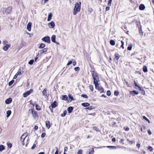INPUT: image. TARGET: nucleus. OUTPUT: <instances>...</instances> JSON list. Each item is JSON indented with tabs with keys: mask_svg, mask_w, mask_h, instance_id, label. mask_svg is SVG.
Here are the masks:
<instances>
[{
	"mask_svg": "<svg viewBox=\"0 0 154 154\" xmlns=\"http://www.w3.org/2000/svg\"><path fill=\"white\" fill-rule=\"evenodd\" d=\"M92 76L94 79V83L96 88L99 85L98 82L99 80L98 75L94 71H93L92 72Z\"/></svg>",
	"mask_w": 154,
	"mask_h": 154,
	"instance_id": "obj_1",
	"label": "nucleus"
},
{
	"mask_svg": "<svg viewBox=\"0 0 154 154\" xmlns=\"http://www.w3.org/2000/svg\"><path fill=\"white\" fill-rule=\"evenodd\" d=\"M74 5V8L73 10V14L74 15H75L78 12L80 11L81 3L80 2H79L76 3Z\"/></svg>",
	"mask_w": 154,
	"mask_h": 154,
	"instance_id": "obj_2",
	"label": "nucleus"
},
{
	"mask_svg": "<svg viewBox=\"0 0 154 154\" xmlns=\"http://www.w3.org/2000/svg\"><path fill=\"white\" fill-rule=\"evenodd\" d=\"M42 40L48 43H50V38L49 36H45L42 39Z\"/></svg>",
	"mask_w": 154,
	"mask_h": 154,
	"instance_id": "obj_3",
	"label": "nucleus"
},
{
	"mask_svg": "<svg viewBox=\"0 0 154 154\" xmlns=\"http://www.w3.org/2000/svg\"><path fill=\"white\" fill-rule=\"evenodd\" d=\"M33 91V90L32 89H30L29 90L27 91L23 94V97H26L30 94L32 93Z\"/></svg>",
	"mask_w": 154,
	"mask_h": 154,
	"instance_id": "obj_4",
	"label": "nucleus"
},
{
	"mask_svg": "<svg viewBox=\"0 0 154 154\" xmlns=\"http://www.w3.org/2000/svg\"><path fill=\"white\" fill-rule=\"evenodd\" d=\"M12 8L11 6L8 7L7 8H5V12L6 14H9L11 11Z\"/></svg>",
	"mask_w": 154,
	"mask_h": 154,
	"instance_id": "obj_5",
	"label": "nucleus"
},
{
	"mask_svg": "<svg viewBox=\"0 0 154 154\" xmlns=\"http://www.w3.org/2000/svg\"><path fill=\"white\" fill-rule=\"evenodd\" d=\"M27 136V133L23 134L20 137V138L21 141L23 142Z\"/></svg>",
	"mask_w": 154,
	"mask_h": 154,
	"instance_id": "obj_6",
	"label": "nucleus"
},
{
	"mask_svg": "<svg viewBox=\"0 0 154 154\" xmlns=\"http://www.w3.org/2000/svg\"><path fill=\"white\" fill-rule=\"evenodd\" d=\"M47 51V48H44L43 49L39 51L38 54L37 55L38 56L39 54H42L44 52H46Z\"/></svg>",
	"mask_w": 154,
	"mask_h": 154,
	"instance_id": "obj_7",
	"label": "nucleus"
},
{
	"mask_svg": "<svg viewBox=\"0 0 154 154\" xmlns=\"http://www.w3.org/2000/svg\"><path fill=\"white\" fill-rule=\"evenodd\" d=\"M57 105L58 104L57 102L55 101L51 104V107H52V108H55L57 107Z\"/></svg>",
	"mask_w": 154,
	"mask_h": 154,
	"instance_id": "obj_8",
	"label": "nucleus"
},
{
	"mask_svg": "<svg viewBox=\"0 0 154 154\" xmlns=\"http://www.w3.org/2000/svg\"><path fill=\"white\" fill-rule=\"evenodd\" d=\"M32 26V23L31 22H29L27 26V29L29 31H30L31 30Z\"/></svg>",
	"mask_w": 154,
	"mask_h": 154,
	"instance_id": "obj_9",
	"label": "nucleus"
},
{
	"mask_svg": "<svg viewBox=\"0 0 154 154\" xmlns=\"http://www.w3.org/2000/svg\"><path fill=\"white\" fill-rule=\"evenodd\" d=\"M10 45L7 44L3 47V49L5 51H7L8 48L10 47Z\"/></svg>",
	"mask_w": 154,
	"mask_h": 154,
	"instance_id": "obj_10",
	"label": "nucleus"
},
{
	"mask_svg": "<svg viewBox=\"0 0 154 154\" xmlns=\"http://www.w3.org/2000/svg\"><path fill=\"white\" fill-rule=\"evenodd\" d=\"M12 98L10 97L6 99L5 101V102L6 104H9L12 102Z\"/></svg>",
	"mask_w": 154,
	"mask_h": 154,
	"instance_id": "obj_11",
	"label": "nucleus"
},
{
	"mask_svg": "<svg viewBox=\"0 0 154 154\" xmlns=\"http://www.w3.org/2000/svg\"><path fill=\"white\" fill-rule=\"evenodd\" d=\"M48 26L50 28H53L55 26V24L54 22L51 21V23H48Z\"/></svg>",
	"mask_w": 154,
	"mask_h": 154,
	"instance_id": "obj_12",
	"label": "nucleus"
},
{
	"mask_svg": "<svg viewBox=\"0 0 154 154\" xmlns=\"http://www.w3.org/2000/svg\"><path fill=\"white\" fill-rule=\"evenodd\" d=\"M73 110V108L72 106H69L68 107L67 109V110L69 113H71Z\"/></svg>",
	"mask_w": 154,
	"mask_h": 154,
	"instance_id": "obj_13",
	"label": "nucleus"
},
{
	"mask_svg": "<svg viewBox=\"0 0 154 154\" xmlns=\"http://www.w3.org/2000/svg\"><path fill=\"white\" fill-rule=\"evenodd\" d=\"M45 123L46 127L48 128V129H49L51 126L50 122L49 121H47Z\"/></svg>",
	"mask_w": 154,
	"mask_h": 154,
	"instance_id": "obj_14",
	"label": "nucleus"
},
{
	"mask_svg": "<svg viewBox=\"0 0 154 154\" xmlns=\"http://www.w3.org/2000/svg\"><path fill=\"white\" fill-rule=\"evenodd\" d=\"M62 100H68V97L66 95H64L61 97Z\"/></svg>",
	"mask_w": 154,
	"mask_h": 154,
	"instance_id": "obj_15",
	"label": "nucleus"
},
{
	"mask_svg": "<svg viewBox=\"0 0 154 154\" xmlns=\"http://www.w3.org/2000/svg\"><path fill=\"white\" fill-rule=\"evenodd\" d=\"M56 36L55 35H53L51 37V40L54 43H56Z\"/></svg>",
	"mask_w": 154,
	"mask_h": 154,
	"instance_id": "obj_16",
	"label": "nucleus"
},
{
	"mask_svg": "<svg viewBox=\"0 0 154 154\" xmlns=\"http://www.w3.org/2000/svg\"><path fill=\"white\" fill-rule=\"evenodd\" d=\"M130 94L132 95H134L135 94H138V92L137 91L134 90L133 91H131L130 92Z\"/></svg>",
	"mask_w": 154,
	"mask_h": 154,
	"instance_id": "obj_17",
	"label": "nucleus"
},
{
	"mask_svg": "<svg viewBox=\"0 0 154 154\" xmlns=\"http://www.w3.org/2000/svg\"><path fill=\"white\" fill-rule=\"evenodd\" d=\"M52 17V14L51 13H49L48 15V16L47 20L48 21H50L51 20V19Z\"/></svg>",
	"mask_w": 154,
	"mask_h": 154,
	"instance_id": "obj_18",
	"label": "nucleus"
},
{
	"mask_svg": "<svg viewBox=\"0 0 154 154\" xmlns=\"http://www.w3.org/2000/svg\"><path fill=\"white\" fill-rule=\"evenodd\" d=\"M139 9L141 10H143L144 9V5L143 4H141L139 7Z\"/></svg>",
	"mask_w": 154,
	"mask_h": 154,
	"instance_id": "obj_19",
	"label": "nucleus"
},
{
	"mask_svg": "<svg viewBox=\"0 0 154 154\" xmlns=\"http://www.w3.org/2000/svg\"><path fill=\"white\" fill-rule=\"evenodd\" d=\"M11 111L10 110H8L6 112V117L7 118L9 117L11 114Z\"/></svg>",
	"mask_w": 154,
	"mask_h": 154,
	"instance_id": "obj_20",
	"label": "nucleus"
},
{
	"mask_svg": "<svg viewBox=\"0 0 154 154\" xmlns=\"http://www.w3.org/2000/svg\"><path fill=\"white\" fill-rule=\"evenodd\" d=\"M39 45H40L38 47L39 48L41 49L44 48L45 46V45L43 43H41L40 44H39Z\"/></svg>",
	"mask_w": 154,
	"mask_h": 154,
	"instance_id": "obj_21",
	"label": "nucleus"
},
{
	"mask_svg": "<svg viewBox=\"0 0 154 154\" xmlns=\"http://www.w3.org/2000/svg\"><path fill=\"white\" fill-rule=\"evenodd\" d=\"M68 96L69 98L70 99V101L75 100V99L73 98V97L71 95V94H68Z\"/></svg>",
	"mask_w": 154,
	"mask_h": 154,
	"instance_id": "obj_22",
	"label": "nucleus"
},
{
	"mask_svg": "<svg viewBox=\"0 0 154 154\" xmlns=\"http://www.w3.org/2000/svg\"><path fill=\"white\" fill-rule=\"evenodd\" d=\"M82 106L84 107H88L89 106V104L88 103H83L82 104Z\"/></svg>",
	"mask_w": 154,
	"mask_h": 154,
	"instance_id": "obj_23",
	"label": "nucleus"
},
{
	"mask_svg": "<svg viewBox=\"0 0 154 154\" xmlns=\"http://www.w3.org/2000/svg\"><path fill=\"white\" fill-rule=\"evenodd\" d=\"M134 85H135V86L136 87V89L137 88L138 89H140V87L138 86V85H137L136 82H135V81H134Z\"/></svg>",
	"mask_w": 154,
	"mask_h": 154,
	"instance_id": "obj_24",
	"label": "nucleus"
},
{
	"mask_svg": "<svg viewBox=\"0 0 154 154\" xmlns=\"http://www.w3.org/2000/svg\"><path fill=\"white\" fill-rule=\"evenodd\" d=\"M32 114L33 116L35 118L37 117L38 116L37 112H36L35 111H34V112L33 113H32Z\"/></svg>",
	"mask_w": 154,
	"mask_h": 154,
	"instance_id": "obj_25",
	"label": "nucleus"
},
{
	"mask_svg": "<svg viewBox=\"0 0 154 154\" xmlns=\"http://www.w3.org/2000/svg\"><path fill=\"white\" fill-rule=\"evenodd\" d=\"M115 59L118 60L120 56L118 53H116L115 54Z\"/></svg>",
	"mask_w": 154,
	"mask_h": 154,
	"instance_id": "obj_26",
	"label": "nucleus"
},
{
	"mask_svg": "<svg viewBox=\"0 0 154 154\" xmlns=\"http://www.w3.org/2000/svg\"><path fill=\"white\" fill-rule=\"evenodd\" d=\"M5 149V147L4 146L2 145H0V151L2 152L3 150Z\"/></svg>",
	"mask_w": 154,
	"mask_h": 154,
	"instance_id": "obj_27",
	"label": "nucleus"
},
{
	"mask_svg": "<svg viewBox=\"0 0 154 154\" xmlns=\"http://www.w3.org/2000/svg\"><path fill=\"white\" fill-rule=\"evenodd\" d=\"M110 43L111 45L113 46L115 45V41L112 40H111L110 41Z\"/></svg>",
	"mask_w": 154,
	"mask_h": 154,
	"instance_id": "obj_28",
	"label": "nucleus"
},
{
	"mask_svg": "<svg viewBox=\"0 0 154 154\" xmlns=\"http://www.w3.org/2000/svg\"><path fill=\"white\" fill-rule=\"evenodd\" d=\"M35 109L36 110H41V108L40 106L37 104H36L35 105Z\"/></svg>",
	"mask_w": 154,
	"mask_h": 154,
	"instance_id": "obj_29",
	"label": "nucleus"
},
{
	"mask_svg": "<svg viewBox=\"0 0 154 154\" xmlns=\"http://www.w3.org/2000/svg\"><path fill=\"white\" fill-rule=\"evenodd\" d=\"M42 94L44 96H46L47 94L46 90V89H44L42 91Z\"/></svg>",
	"mask_w": 154,
	"mask_h": 154,
	"instance_id": "obj_30",
	"label": "nucleus"
},
{
	"mask_svg": "<svg viewBox=\"0 0 154 154\" xmlns=\"http://www.w3.org/2000/svg\"><path fill=\"white\" fill-rule=\"evenodd\" d=\"M14 80H12L11 81L9 82L8 83V85L9 86H11L14 82Z\"/></svg>",
	"mask_w": 154,
	"mask_h": 154,
	"instance_id": "obj_31",
	"label": "nucleus"
},
{
	"mask_svg": "<svg viewBox=\"0 0 154 154\" xmlns=\"http://www.w3.org/2000/svg\"><path fill=\"white\" fill-rule=\"evenodd\" d=\"M67 113V111L66 110H65L63 111V113L61 115V116L62 117L65 116L66 115Z\"/></svg>",
	"mask_w": 154,
	"mask_h": 154,
	"instance_id": "obj_32",
	"label": "nucleus"
},
{
	"mask_svg": "<svg viewBox=\"0 0 154 154\" xmlns=\"http://www.w3.org/2000/svg\"><path fill=\"white\" fill-rule=\"evenodd\" d=\"M93 128L94 130L96 131H100L99 129L97 127H94Z\"/></svg>",
	"mask_w": 154,
	"mask_h": 154,
	"instance_id": "obj_33",
	"label": "nucleus"
},
{
	"mask_svg": "<svg viewBox=\"0 0 154 154\" xmlns=\"http://www.w3.org/2000/svg\"><path fill=\"white\" fill-rule=\"evenodd\" d=\"M132 47V44L130 45L128 47L127 49L128 50H131Z\"/></svg>",
	"mask_w": 154,
	"mask_h": 154,
	"instance_id": "obj_34",
	"label": "nucleus"
},
{
	"mask_svg": "<svg viewBox=\"0 0 154 154\" xmlns=\"http://www.w3.org/2000/svg\"><path fill=\"white\" fill-rule=\"evenodd\" d=\"M34 60H30L28 62V63L30 65H32L33 64L34 62Z\"/></svg>",
	"mask_w": 154,
	"mask_h": 154,
	"instance_id": "obj_35",
	"label": "nucleus"
},
{
	"mask_svg": "<svg viewBox=\"0 0 154 154\" xmlns=\"http://www.w3.org/2000/svg\"><path fill=\"white\" fill-rule=\"evenodd\" d=\"M107 147L109 148H111L113 149H115L116 148V147L114 146H107Z\"/></svg>",
	"mask_w": 154,
	"mask_h": 154,
	"instance_id": "obj_36",
	"label": "nucleus"
},
{
	"mask_svg": "<svg viewBox=\"0 0 154 154\" xmlns=\"http://www.w3.org/2000/svg\"><path fill=\"white\" fill-rule=\"evenodd\" d=\"M82 149H80L78 150L77 154H82Z\"/></svg>",
	"mask_w": 154,
	"mask_h": 154,
	"instance_id": "obj_37",
	"label": "nucleus"
},
{
	"mask_svg": "<svg viewBox=\"0 0 154 154\" xmlns=\"http://www.w3.org/2000/svg\"><path fill=\"white\" fill-rule=\"evenodd\" d=\"M119 92L118 91H115L114 93V94L116 96H117L119 94Z\"/></svg>",
	"mask_w": 154,
	"mask_h": 154,
	"instance_id": "obj_38",
	"label": "nucleus"
},
{
	"mask_svg": "<svg viewBox=\"0 0 154 154\" xmlns=\"http://www.w3.org/2000/svg\"><path fill=\"white\" fill-rule=\"evenodd\" d=\"M139 33L142 36H143V32L142 31L141 28H139Z\"/></svg>",
	"mask_w": 154,
	"mask_h": 154,
	"instance_id": "obj_39",
	"label": "nucleus"
},
{
	"mask_svg": "<svg viewBox=\"0 0 154 154\" xmlns=\"http://www.w3.org/2000/svg\"><path fill=\"white\" fill-rule=\"evenodd\" d=\"M124 129H125V130L127 131H128L129 130V128L128 127H125L124 128Z\"/></svg>",
	"mask_w": 154,
	"mask_h": 154,
	"instance_id": "obj_40",
	"label": "nucleus"
},
{
	"mask_svg": "<svg viewBox=\"0 0 154 154\" xmlns=\"http://www.w3.org/2000/svg\"><path fill=\"white\" fill-rule=\"evenodd\" d=\"M8 146L9 148H11L12 147V144L11 143H7Z\"/></svg>",
	"mask_w": 154,
	"mask_h": 154,
	"instance_id": "obj_41",
	"label": "nucleus"
},
{
	"mask_svg": "<svg viewBox=\"0 0 154 154\" xmlns=\"http://www.w3.org/2000/svg\"><path fill=\"white\" fill-rule=\"evenodd\" d=\"M81 97L86 98H88V97L86 94H82L81 95Z\"/></svg>",
	"mask_w": 154,
	"mask_h": 154,
	"instance_id": "obj_42",
	"label": "nucleus"
},
{
	"mask_svg": "<svg viewBox=\"0 0 154 154\" xmlns=\"http://www.w3.org/2000/svg\"><path fill=\"white\" fill-rule=\"evenodd\" d=\"M89 89L91 90V91H93V86L91 85H90L89 86Z\"/></svg>",
	"mask_w": 154,
	"mask_h": 154,
	"instance_id": "obj_43",
	"label": "nucleus"
},
{
	"mask_svg": "<svg viewBox=\"0 0 154 154\" xmlns=\"http://www.w3.org/2000/svg\"><path fill=\"white\" fill-rule=\"evenodd\" d=\"M23 72H22L21 71H19L17 73V74L18 75H22V74H23Z\"/></svg>",
	"mask_w": 154,
	"mask_h": 154,
	"instance_id": "obj_44",
	"label": "nucleus"
},
{
	"mask_svg": "<svg viewBox=\"0 0 154 154\" xmlns=\"http://www.w3.org/2000/svg\"><path fill=\"white\" fill-rule=\"evenodd\" d=\"M121 43H122V45L121 46V47L123 49H124V42H123V41H121Z\"/></svg>",
	"mask_w": 154,
	"mask_h": 154,
	"instance_id": "obj_45",
	"label": "nucleus"
},
{
	"mask_svg": "<svg viewBox=\"0 0 154 154\" xmlns=\"http://www.w3.org/2000/svg\"><path fill=\"white\" fill-rule=\"evenodd\" d=\"M106 94L108 96H110L111 94V93L110 91H108L107 92Z\"/></svg>",
	"mask_w": 154,
	"mask_h": 154,
	"instance_id": "obj_46",
	"label": "nucleus"
},
{
	"mask_svg": "<svg viewBox=\"0 0 154 154\" xmlns=\"http://www.w3.org/2000/svg\"><path fill=\"white\" fill-rule=\"evenodd\" d=\"M80 69V68L79 67H76L74 68V70L76 71H79Z\"/></svg>",
	"mask_w": 154,
	"mask_h": 154,
	"instance_id": "obj_47",
	"label": "nucleus"
},
{
	"mask_svg": "<svg viewBox=\"0 0 154 154\" xmlns=\"http://www.w3.org/2000/svg\"><path fill=\"white\" fill-rule=\"evenodd\" d=\"M46 134L45 133H43L41 135V137L42 138H44Z\"/></svg>",
	"mask_w": 154,
	"mask_h": 154,
	"instance_id": "obj_48",
	"label": "nucleus"
},
{
	"mask_svg": "<svg viewBox=\"0 0 154 154\" xmlns=\"http://www.w3.org/2000/svg\"><path fill=\"white\" fill-rule=\"evenodd\" d=\"M2 43L4 45H5L7 44V43H8V42L6 40H4L3 41Z\"/></svg>",
	"mask_w": 154,
	"mask_h": 154,
	"instance_id": "obj_49",
	"label": "nucleus"
},
{
	"mask_svg": "<svg viewBox=\"0 0 154 154\" xmlns=\"http://www.w3.org/2000/svg\"><path fill=\"white\" fill-rule=\"evenodd\" d=\"M112 0H109L108 3V5H111V4L112 3Z\"/></svg>",
	"mask_w": 154,
	"mask_h": 154,
	"instance_id": "obj_50",
	"label": "nucleus"
},
{
	"mask_svg": "<svg viewBox=\"0 0 154 154\" xmlns=\"http://www.w3.org/2000/svg\"><path fill=\"white\" fill-rule=\"evenodd\" d=\"M86 109H88L89 110H91L93 108H92V106H91L89 107H87L85 108Z\"/></svg>",
	"mask_w": 154,
	"mask_h": 154,
	"instance_id": "obj_51",
	"label": "nucleus"
},
{
	"mask_svg": "<svg viewBox=\"0 0 154 154\" xmlns=\"http://www.w3.org/2000/svg\"><path fill=\"white\" fill-rule=\"evenodd\" d=\"M145 120L147 122L149 123H150V121L145 116Z\"/></svg>",
	"mask_w": 154,
	"mask_h": 154,
	"instance_id": "obj_52",
	"label": "nucleus"
},
{
	"mask_svg": "<svg viewBox=\"0 0 154 154\" xmlns=\"http://www.w3.org/2000/svg\"><path fill=\"white\" fill-rule=\"evenodd\" d=\"M49 108L50 109V110L51 111V112H53V108H52V107H51V106H50L49 107Z\"/></svg>",
	"mask_w": 154,
	"mask_h": 154,
	"instance_id": "obj_53",
	"label": "nucleus"
},
{
	"mask_svg": "<svg viewBox=\"0 0 154 154\" xmlns=\"http://www.w3.org/2000/svg\"><path fill=\"white\" fill-rule=\"evenodd\" d=\"M72 63V62L71 61H70L67 64V66H69L70 65V64Z\"/></svg>",
	"mask_w": 154,
	"mask_h": 154,
	"instance_id": "obj_54",
	"label": "nucleus"
},
{
	"mask_svg": "<svg viewBox=\"0 0 154 154\" xmlns=\"http://www.w3.org/2000/svg\"><path fill=\"white\" fill-rule=\"evenodd\" d=\"M148 149L150 151H151L152 150V147L149 146L148 147Z\"/></svg>",
	"mask_w": 154,
	"mask_h": 154,
	"instance_id": "obj_55",
	"label": "nucleus"
},
{
	"mask_svg": "<svg viewBox=\"0 0 154 154\" xmlns=\"http://www.w3.org/2000/svg\"><path fill=\"white\" fill-rule=\"evenodd\" d=\"M36 147V145L35 144H34L31 147L32 149H33Z\"/></svg>",
	"mask_w": 154,
	"mask_h": 154,
	"instance_id": "obj_56",
	"label": "nucleus"
},
{
	"mask_svg": "<svg viewBox=\"0 0 154 154\" xmlns=\"http://www.w3.org/2000/svg\"><path fill=\"white\" fill-rule=\"evenodd\" d=\"M148 133L149 135H151L152 134V132L150 131V130H149L148 131Z\"/></svg>",
	"mask_w": 154,
	"mask_h": 154,
	"instance_id": "obj_57",
	"label": "nucleus"
},
{
	"mask_svg": "<svg viewBox=\"0 0 154 154\" xmlns=\"http://www.w3.org/2000/svg\"><path fill=\"white\" fill-rule=\"evenodd\" d=\"M18 75L17 74H16L14 76V77H13V79H16L17 77V76H18Z\"/></svg>",
	"mask_w": 154,
	"mask_h": 154,
	"instance_id": "obj_58",
	"label": "nucleus"
},
{
	"mask_svg": "<svg viewBox=\"0 0 154 154\" xmlns=\"http://www.w3.org/2000/svg\"><path fill=\"white\" fill-rule=\"evenodd\" d=\"M68 148L67 147H65L64 148V152H65L67 150Z\"/></svg>",
	"mask_w": 154,
	"mask_h": 154,
	"instance_id": "obj_59",
	"label": "nucleus"
},
{
	"mask_svg": "<svg viewBox=\"0 0 154 154\" xmlns=\"http://www.w3.org/2000/svg\"><path fill=\"white\" fill-rule=\"evenodd\" d=\"M38 126H35L34 127V129H35V130L36 131V130H37L38 129Z\"/></svg>",
	"mask_w": 154,
	"mask_h": 154,
	"instance_id": "obj_60",
	"label": "nucleus"
},
{
	"mask_svg": "<svg viewBox=\"0 0 154 154\" xmlns=\"http://www.w3.org/2000/svg\"><path fill=\"white\" fill-rule=\"evenodd\" d=\"M29 111H31V112L32 113H33L34 112V109H31Z\"/></svg>",
	"mask_w": 154,
	"mask_h": 154,
	"instance_id": "obj_61",
	"label": "nucleus"
},
{
	"mask_svg": "<svg viewBox=\"0 0 154 154\" xmlns=\"http://www.w3.org/2000/svg\"><path fill=\"white\" fill-rule=\"evenodd\" d=\"M110 7H107L106 8V10L107 11H108L109 10Z\"/></svg>",
	"mask_w": 154,
	"mask_h": 154,
	"instance_id": "obj_62",
	"label": "nucleus"
},
{
	"mask_svg": "<svg viewBox=\"0 0 154 154\" xmlns=\"http://www.w3.org/2000/svg\"><path fill=\"white\" fill-rule=\"evenodd\" d=\"M72 63L73 65L74 66H75L76 64V61H73V62Z\"/></svg>",
	"mask_w": 154,
	"mask_h": 154,
	"instance_id": "obj_63",
	"label": "nucleus"
},
{
	"mask_svg": "<svg viewBox=\"0 0 154 154\" xmlns=\"http://www.w3.org/2000/svg\"><path fill=\"white\" fill-rule=\"evenodd\" d=\"M112 141L113 142H115L116 141V139L115 138H113L112 139Z\"/></svg>",
	"mask_w": 154,
	"mask_h": 154,
	"instance_id": "obj_64",
	"label": "nucleus"
}]
</instances>
